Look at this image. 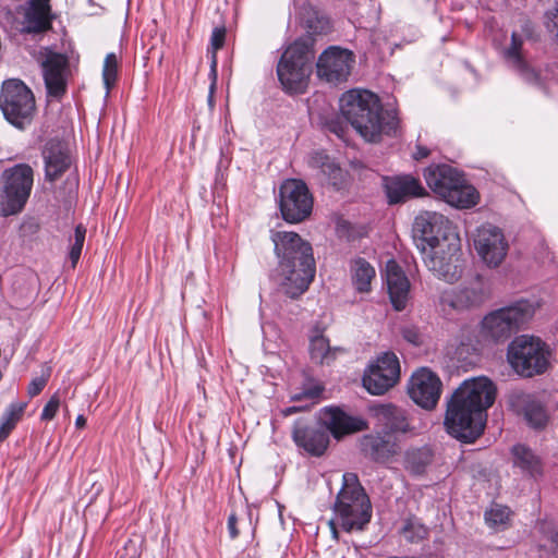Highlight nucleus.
<instances>
[{
  "label": "nucleus",
  "mask_w": 558,
  "mask_h": 558,
  "mask_svg": "<svg viewBox=\"0 0 558 558\" xmlns=\"http://www.w3.org/2000/svg\"><path fill=\"white\" fill-rule=\"evenodd\" d=\"M413 238L424 264L437 278L448 283L461 278L460 238L444 215L421 213L413 223Z\"/></svg>",
  "instance_id": "nucleus-1"
},
{
  "label": "nucleus",
  "mask_w": 558,
  "mask_h": 558,
  "mask_svg": "<svg viewBox=\"0 0 558 558\" xmlns=\"http://www.w3.org/2000/svg\"><path fill=\"white\" fill-rule=\"evenodd\" d=\"M496 395L497 387L488 377L465 379L447 401L444 424L448 434L463 442L475 441L484 432Z\"/></svg>",
  "instance_id": "nucleus-2"
},
{
  "label": "nucleus",
  "mask_w": 558,
  "mask_h": 558,
  "mask_svg": "<svg viewBox=\"0 0 558 558\" xmlns=\"http://www.w3.org/2000/svg\"><path fill=\"white\" fill-rule=\"evenodd\" d=\"M342 117L367 142L376 143L383 135L397 136L400 121L397 110H384L379 98L362 89L345 92L340 98Z\"/></svg>",
  "instance_id": "nucleus-3"
},
{
  "label": "nucleus",
  "mask_w": 558,
  "mask_h": 558,
  "mask_svg": "<svg viewBox=\"0 0 558 558\" xmlns=\"http://www.w3.org/2000/svg\"><path fill=\"white\" fill-rule=\"evenodd\" d=\"M271 241L282 275L280 286L289 298L304 293L315 276V259L312 245L296 232L272 231Z\"/></svg>",
  "instance_id": "nucleus-4"
},
{
  "label": "nucleus",
  "mask_w": 558,
  "mask_h": 558,
  "mask_svg": "<svg viewBox=\"0 0 558 558\" xmlns=\"http://www.w3.org/2000/svg\"><path fill=\"white\" fill-rule=\"evenodd\" d=\"M319 420L326 429L311 428L296 423L292 433L296 446L316 457L322 456L329 445L328 432L335 438L340 439L345 435L367 428V423L364 418L350 415L340 408L329 407L323 409Z\"/></svg>",
  "instance_id": "nucleus-5"
},
{
  "label": "nucleus",
  "mask_w": 558,
  "mask_h": 558,
  "mask_svg": "<svg viewBox=\"0 0 558 558\" xmlns=\"http://www.w3.org/2000/svg\"><path fill=\"white\" fill-rule=\"evenodd\" d=\"M534 306L529 301L514 304L488 313L482 319L469 345L472 351L480 352L483 348L507 341L534 315Z\"/></svg>",
  "instance_id": "nucleus-6"
},
{
  "label": "nucleus",
  "mask_w": 558,
  "mask_h": 558,
  "mask_svg": "<svg viewBox=\"0 0 558 558\" xmlns=\"http://www.w3.org/2000/svg\"><path fill=\"white\" fill-rule=\"evenodd\" d=\"M314 58V39L311 36L296 39L286 49L277 65V75L286 92L303 94L306 90Z\"/></svg>",
  "instance_id": "nucleus-7"
},
{
  "label": "nucleus",
  "mask_w": 558,
  "mask_h": 558,
  "mask_svg": "<svg viewBox=\"0 0 558 558\" xmlns=\"http://www.w3.org/2000/svg\"><path fill=\"white\" fill-rule=\"evenodd\" d=\"M333 514L347 532L363 530L371 521L372 506L355 473L342 475V487L333 505Z\"/></svg>",
  "instance_id": "nucleus-8"
},
{
  "label": "nucleus",
  "mask_w": 558,
  "mask_h": 558,
  "mask_svg": "<svg viewBox=\"0 0 558 558\" xmlns=\"http://www.w3.org/2000/svg\"><path fill=\"white\" fill-rule=\"evenodd\" d=\"M424 178L429 189L453 207L471 208L478 203L476 189L468 184L464 177L451 166L428 167Z\"/></svg>",
  "instance_id": "nucleus-9"
},
{
  "label": "nucleus",
  "mask_w": 558,
  "mask_h": 558,
  "mask_svg": "<svg viewBox=\"0 0 558 558\" xmlns=\"http://www.w3.org/2000/svg\"><path fill=\"white\" fill-rule=\"evenodd\" d=\"M550 352L547 344L537 337L522 335L510 342L507 361L522 377L544 374L549 367Z\"/></svg>",
  "instance_id": "nucleus-10"
},
{
  "label": "nucleus",
  "mask_w": 558,
  "mask_h": 558,
  "mask_svg": "<svg viewBox=\"0 0 558 558\" xmlns=\"http://www.w3.org/2000/svg\"><path fill=\"white\" fill-rule=\"evenodd\" d=\"M0 109L8 122L17 129H25L31 124L36 109L33 92L21 80L4 81Z\"/></svg>",
  "instance_id": "nucleus-11"
},
{
  "label": "nucleus",
  "mask_w": 558,
  "mask_h": 558,
  "mask_svg": "<svg viewBox=\"0 0 558 558\" xmlns=\"http://www.w3.org/2000/svg\"><path fill=\"white\" fill-rule=\"evenodd\" d=\"M3 191L0 201V208L3 216L20 213L33 187V169L25 163L16 165L2 174Z\"/></svg>",
  "instance_id": "nucleus-12"
},
{
  "label": "nucleus",
  "mask_w": 558,
  "mask_h": 558,
  "mask_svg": "<svg viewBox=\"0 0 558 558\" xmlns=\"http://www.w3.org/2000/svg\"><path fill=\"white\" fill-rule=\"evenodd\" d=\"M278 205L284 221L300 223L311 216L314 198L305 182L287 179L279 186Z\"/></svg>",
  "instance_id": "nucleus-13"
},
{
  "label": "nucleus",
  "mask_w": 558,
  "mask_h": 558,
  "mask_svg": "<svg viewBox=\"0 0 558 558\" xmlns=\"http://www.w3.org/2000/svg\"><path fill=\"white\" fill-rule=\"evenodd\" d=\"M354 63L355 57L351 50L330 46L318 57L317 76L331 85L344 83L348 81Z\"/></svg>",
  "instance_id": "nucleus-14"
},
{
  "label": "nucleus",
  "mask_w": 558,
  "mask_h": 558,
  "mask_svg": "<svg viewBox=\"0 0 558 558\" xmlns=\"http://www.w3.org/2000/svg\"><path fill=\"white\" fill-rule=\"evenodd\" d=\"M473 242L481 259L492 268L498 267L509 251V243L504 231L490 223L476 229Z\"/></svg>",
  "instance_id": "nucleus-15"
},
{
  "label": "nucleus",
  "mask_w": 558,
  "mask_h": 558,
  "mask_svg": "<svg viewBox=\"0 0 558 558\" xmlns=\"http://www.w3.org/2000/svg\"><path fill=\"white\" fill-rule=\"evenodd\" d=\"M400 378V364L397 355L386 352L371 365L363 376V386L372 395H384L392 388Z\"/></svg>",
  "instance_id": "nucleus-16"
},
{
  "label": "nucleus",
  "mask_w": 558,
  "mask_h": 558,
  "mask_svg": "<svg viewBox=\"0 0 558 558\" xmlns=\"http://www.w3.org/2000/svg\"><path fill=\"white\" fill-rule=\"evenodd\" d=\"M441 387L439 377L430 369L422 367L411 376L408 392L417 405L425 410H433L439 401Z\"/></svg>",
  "instance_id": "nucleus-17"
},
{
  "label": "nucleus",
  "mask_w": 558,
  "mask_h": 558,
  "mask_svg": "<svg viewBox=\"0 0 558 558\" xmlns=\"http://www.w3.org/2000/svg\"><path fill=\"white\" fill-rule=\"evenodd\" d=\"M488 294L480 281L470 287L450 288L444 290L439 295V306L442 312L464 311L480 306L485 302Z\"/></svg>",
  "instance_id": "nucleus-18"
},
{
  "label": "nucleus",
  "mask_w": 558,
  "mask_h": 558,
  "mask_svg": "<svg viewBox=\"0 0 558 558\" xmlns=\"http://www.w3.org/2000/svg\"><path fill=\"white\" fill-rule=\"evenodd\" d=\"M41 69L48 96L62 97L66 92L70 73L68 58L62 53L49 51L41 61Z\"/></svg>",
  "instance_id": "nucleus-19"
},
{
  "label": "nucleus",
  "mask_w": 558,
  "mask_h": 558,
  "mask_svg": "<svg viewBox=\"0 0 558 558\" xmlns=\"http://www.w3.org/2000/svg\"><path fill=\"white\" fill-rule=\"evenodd\" d=\"M509 407L518 414H522L530 426L542 428L546 425L547 415L544 408L535 401L534 397L523 390H512L508 395Z\"/></svg>",
  "instance_id": "nucleus-20"
},
{
  "label": "nucleus",
  "mask_w": 558,
  "mask_h": 558,
  "mask_svg": "<svg viewBox=\"0 0 558 558\" xmlns=\"http://www.w3.org/2000/svg\"><path fill=\"white\" fill-rule=\"evenodd\" d=\"M386 282L393 308L396 311L404 310L409 300L410 282L401 267L393 259L386 264Z\"/></svg>",
  "instance_id": "nucleus-21"
},
{
  "label": "nucleus",
  "mask_w": 558,
  "mask_h": 558,
  "mask_svg": "<svg viewBox=\"0 0 558 558\" xmlns=\"http://www.w3.org/2000/svg\"><path fill=\"white\" fill-rule=\"evenodd\" d=\"M45 174L48 181H56L71 166L72 159L68 148L60 142L51 141L44 150Z\"/></svg>",
  "instance_id": "nucleus-22"
},
{
  "label": "nucleus",
  "mask_w": 558,
  "mask_h": 558,
  "mask_svg": "<svg viewBox=\"0 0 558 558\" xmlns=\"http://www.w3.org/2000/svg\"><path fill=\"white\" fill-rule=\"evenodd\" d=\"M385 192L389 204H398L410 197L422 196L424 187L411 175L386 178Z\"/></svg>",
  "instance_id": "nucleus-23"
},
{
  "label": "nucleus",
  "mask_w": 558,
  "mask_h": 558,
  "mask_svg": "<svg viewBox=\"0 0 558 558\" xmlns=\"http://www.w3.org/2000/svg\"><path fill=\"white\" fill-rule=\"evenodd\" d=\"M51 21L49 0H29L23 22L25 33H44L51 27Z\"/></svg>",
  "instance_id": "nucleus-24"
},
{
  "label": "nucleus",
  "mask_w": 558,
  "mask_h": 558,
  "mask_svg": "<svg viewBox=\"0 0 558 558\" xmlns=\"http://www.w3.org/2000/svg\"><path fill=\"white\" fill-rule=\"evenodd\" d=\"M374 414L386 434L408 433L411 430L405 412L391 404H378L374 407Z\"/></svg>",
  "instance_id": "nucleus-25"
},
{
  "label": "nucleus",
  "mask_w": 558,
  "mask_h": 558,
  "mask_svg": "<svg viewBox=\"0 0 558 558\" xmlns=\"http://www.w3.org/2000/svg\"><path fill=\"white\" fill-rule=\"evenodd\" d=\"M522 45V36L512 33L511 43L502 50V57L510 66L520 73L523 80L529 83H536L538 81V74L524 61L521 52Z\"/></svg>",
  "instance_id": "nucleus-26"
},
{
  "label": "nucleus",
  "mask_w": 558,
  "mask_h": 558,
  "mask_svg": "<svg viewBox=\"0 0 558 558\" xmlns=\"http://www.w3.org/2000/svg\"><path fill=\"white\" fill-rule=\"evenodd\" d=\"M361 450L376 462H386L398 452V446L381 435H365L361 439Z\"/></svg>",
  "instance_id": "nucleus-27"
},
{
  "label": "nucleus",
  "mask_w": 558,
  "mask_h": 558,
  "mask_svg": "<svg viewBox=\"0 0 558 558\" xmlns=\"http://www.w3.org/2000/svg\"><path fill=\"white\" fill-rule=\"evenodd\" d=\"M300 23L308 34H326L331 29L329 17L319 8L304 2L298 11Z\"/></svg>",
  "instance_id": "nucleus-28"
},
{
  "label": "nucleus",
  "mask_w": 558,
  "mask_h": 558,
  "mask_svg": "<svg viewBox=\"0 0 558 558\" xmlns=\"http://www.w3.org/2000/svg\"><path fill=\"white\" fill-rule=\"evenodd\" d=\"M342 352V348H331L329 340L318 329L314 330L313 335L310 337L311 360L317 364L329 365Z\"/></svg>",
  "instance_id": "nucleus-29"
},
{
  "label": "nucleus",
  "mask_w": 558,
  "mask_h": 558,
  "mask_svg": "<svg viewBox=\"0 0 558 558\" xmlns=\"http://www.w3.org/2000/svg\"><path fill=\"white\" fill-rule=\"evenodd\" d=\"M351 281L354 289L360 293L371 291L372 280L376 276L375 268L364 258H355L350 266Z\"/></svg>",
  "instance_id": "nucleus-30"
},
{
  "label": "nucleus",
  "mask_w": 558,
  "mask_h": 558,
  "mask_svg": "<svg viewBox=\"0 0 558 558\" xmlns=\"http://www.w3.org/2000/svg\"><path fill=\"white\" fill-rule=\"evenodd\" d=\"M513 464L522 472L532 477H537L542 474V462L534 452L524 445H517L512 448Z\"/></svg>",
  "instance_id": "nucleus-31"
},
{
  "label": "nucleus",
  "mask_w": 558,
  "mask_h": 558,
  "mask_svg": "<svg viewBox=\"0 0 558 558\" xmlns=\"http://www.w3.org/2000/svg\"><path fill=\"white\" fill-rule=\"evenodd\" d=\"M433 461V451L429 447L410 449L405 452L404 468L413 475H422Z\"/></svg>",
  "instance_id": "nucleus-32"
},
{
  "label": "nucleus",
  "mask_w": 558,
  "mask_h": 558,
  "mask_svg": "<svg viewBox=\"0 0 558 558\" xmlns=\"http://www.w3.org/2000/svg\"><path fill=\"white\" fill-rule=\"evenodd\" d=\"M226 27L219 26L213 29L210 36V46L208 48V53H210V75L213 76V83L209 89L208 101L213 102V96L215 90V83L217 77V57L216 53L219 49H221L225 45L226 40Z\"/></svg>",
  "instance_id": "nucleus-33"
},
{
  "label": "nucleus",
  "mask_w": 558,
  "mask_h": 558,
  "mask_svg": "<svg viewBox=\"0 0 558 558\" xmlns=\"http://www.w3.org/2000/svg\"><path fill=\"white\" fill-rule=\"evenodd\" d=\"M510 510L508 507L494 504L485 511V522L488 526L504 529L509 520Z\"/></svg>",
  "instance_id": "nucleus-34"
},
{
  "label": "nucleus",
  "mask_w": 558,
  "mask_h": 558,
  "mask_svg": "<svg viewBox=\"0 0 558 558\" xmlns=\"http://www.w3.org/2000/svg\"><path fill=\"white\" fill-rule=\"evenodd\" d=\"M119 60L116 53L110 52L105 57L102 65V81L106 87V95H109L110 89L116 84L118 77Z\"/></svg>",
  "instance_id": "nucleus-35"
},
{
  "label": "nucleus",
  "mask_w": 558,
  "mask_h": 558,
  "mask_svg": "<svg viewBox=\"0 0 558 558\" xmlns=\"http://www.w3.org/2000/svg\"><path fill=\"white\" fill-rule=\"evenodd\" d=\"M86 235V228L83 225H77L74 231V240L70 247V259L72 266L75 267L83 250L84 241Z\"/></svg>",
  "instance_id": "nucleus-36"
},
{
  "label": "nucleus",
  "mask_w": 558,
  "mask_h": 558,
  "mask_svg": "<svg viewBox=\"0 0 558 558\" xmlns=\"http://www.w3.org/2000/svg\"><path fill=\"white\" fill-rule=\"evenodd\" d=\"M399 333L408 343L420 347L424 342V335L420 328L413 324H404L399 328Z\"/></svg>",
  "instance_id": "nucleus-37"
},
{
  "label": "nucleus",
  "mask_w": 558,
  "mask_h": 558,
  "mask_svg": "<svg viewBox=\"0 0 558 558\" xmlns=\"http://www.w3.org/2000/svg\"><path fill=\"white\" fill-rule=\"evenodd\" d=\"M26 404L23 402L11 403L4 411L1 421L8 423L9 426L15 427L16 423L21 420Z\"/></svg>",
  "instance_id": "nucleus-38"
},
{
  "label": "nucleus",
  "mask_w": 558,
  "mask_h": 558,
  "mask_svg": "<svg viewBox=\"0 0 558 558\" xmlns=\"http://www.w3.org/2000/svg\"><path fill=\"white\" fill-rule=\"evenodd\" d=\"M326 162L327 165L319 173L323 174L331 184L337 185L342 180V169L331 158Z\"/></svg>",
  "instance_id": "nucleus-39"
},
{
  "label": "nucleus",
  "mask_w": 558,
  "mask_h": 558,
  "mask_svg": "<svg viewBox=\"0 0 558 558\" xmlns=\"http://www.w3.org/2000/svg\"><path fill=\"white\" fill-rule=\"evenodd\" d=\"M330 157L325 153L314 151L308 155L306 163L311 169L320 172V170L327 165L326 161H328Z\"/></svg>",
  "instance_id": "nucleus-40"
},
{
  "label": "nucleus",
  "mask_w": 558,
  "mask_h": 558,
  "mask_svg": "<svg viewBox=\"0 0 558 558\" xmlns=\"http://www.w3.org/2000/svg\"><path fill=\"white\" fill-rule=\"evenodd\" d=\"M403 534H404V537L409 542L414 543V542H417L418 539H423L426 536L427 531L422 525H415L413 523H409L404 527Z\"/></svg>",
  "instance_id": "nucleus-41"
},
{
  "label": "nucleus",
  "mask_w": 558,
  "mask_h": 558,
  "mask_svg": "<svg viewBox=\"0 0 558 558\" xmlns=\"http://www.w3.org/2000/svg\"><path fill=\"white\" fill-rule=\"evenodd\" d=\"M59 407H60V399L58 398L57 395H54L50 398V400L44 407L41 415H40L41 420H44V421L52 420L56 416V414L59 410Z\"/></svg>",
  "instance_id": "nucleus-42"
},
{
  "label": "nucleus",
  "mask_w": 558,
  "mask_h": 558,
  "mask_svg": "<svg viewBox=\"0 0 558 558\" xmlns=\"http://www.w3.org/2000/svg\"><path fill=\"white\" fill-rule=\"evenodd\" d=\"M48 378H49V372H47L46 374H43L39 377L34 378L28 385V390H27L28 395L31 397H35V396L39 395L43 391V389L46 387Z\"/></svg>",
  "instance_id": "nucleus-43"
},
{
  "label": "nucleus",
  "mask_w": 558,
  "mask_h": 558,
  "mask_svg": "<svg viewBox=\"0 0 558 558\" xmlns=\"http://www.w3.org/2000/svg\"><path fill=\"white\" fill-rule=\"evenodd\" d=\"M322 387L320 386H314L312 388H308V389H304L302 392L300 393H295L291 397L292 400L296 401V400H302V399H306V400H315L320 393H322Z\"/></svg>",
  "instance_id": "nucleus-44"
},
{
  "label": "nucleus",
  "mask_w": 558,
  "mask_h": 558,
  "mask_svg": "<svg viewBox=\"0 0 558 558\" xmlns=\"http://www.w3.org/2000/svg\"><path fill=\"white\" fill-rule=\"evenodd\" d=\"M236 523H238V517L234 512H232L228 518V524H227L229 536L232 539L236 538L240 534V531L236 529Z\"/></svg>",
  "instance_id": "nucleus-45"
},
{
  "label": "nucleus",
  "mask_w": 558,
  "mask_h": 558,
  "mask_svg": "<svg viewBox=\"0 0 558 558\" xmlns=\"http://www.w3.org/2000/svg\"><path fill=\"white\" fill-rule=\"evenodd\" d=\"M429 149L424 146L417 145L416 150L413 154L414 159L420 160L429 156Z\"/></svg>",
  "instance_id": "nucleus-46"
},
{
  "label": "nucleus",
  "mask_w": 558,
  "mask_h": 558,
  "mask_svg": "<svg viewBox=\"0 0 558 558\" xmlns=\"http://www.w3.org/2000/svg\"><path fill=\"white\" fill-rule=\"evenodd\" d=\"M13 430V427L9 426L8 423L1 421L0 423V441L4 440L10 433Z\"/></svg>",
  "instance_id": "nucleus-47"
},
{
  "label": "nucleus",
  "mask_w": 558,
  "mask_h": 558,
  "mask_svg": "<svg viewBox=\"0 0 558 558\" xmlns=\"http://www.w3.org/2000/svg\"><path fill=\"white\" fill-rule=\"evenodd\" d=\"M124 550L126 555L121 556L120 558H138L137 549L133 544L130 546H125Z\"/></svg>",
  "instance_id": "nucleus-48"
},
{
  "label": "nucleus",
  "mask_w": 558,
  "mask_h": 558,
  "mask_svg": "<svg viewBox=\"0 0 558 558\" xmlns=\"http://www.w3.org/2000/svg\"><path fill=\"white\" fill-rule=\"evenodd\" d=\"M300 410H301V408H299V407H288V408L283 409L281 412H282L283 416H289L293 413L299 412Z\"/></svg>",
  "instance_id": "nucleus-49"
},
{
  "label": "nucleus",
  "mask_w": 558,
  "mask_h": 558,
  "mask_svg": "<svg viewBox=\"0 0 558 558\" xmlns=\"http://www.w3.org/2000/svg\"><path fill=\"white\" fill-rule=\"evenodd\" d=\"M339 524V522L336 520V515L333 514V518L329 521V525L332 532V535L335 538H338V532L336 529V525Z\"/></svg>",
  "instance_id": "nucleus-50"
},
{
  "label": "nucleus",
  "mask_w": 558,
  "mask_h": 558,
  "mask_svg": "<svg viewBox=\"0 0 558 558\" xmlns=\"http://www.w3.org/2000/svg\"><path fill=\"white\" fill-rule=\"evenodd\" d=\"M75 425L77 428H83L86 425V418L83 415H78L75 420Z\"/></svg>",
  "instance_id": "nucleus-51"
},
{
  "label": "nucleus",
  "mask_w": 558,
  "mask_h": 558,
  "mask_svg": "<svg viewBox=\"0 0 558 558\" xmlns=\"http://www.w3.org/2000/svg\"><path fill=\"white\" fill-rule=\"evenodd\" d=\"M553 544L555 545L554 555L556 556V558H558V535H556V537L553 539Z\"/></svg>",
  "instance_id": "nucleus-52"
},
{
  "label": "nucleus",
  "mask_w": 558,
  "mask_h": 558,
  "mask_svg": "<svg viewBox=\"0 0 558 558\" xmlns=\"http://www.w3.org/2000/svg\"><path fill=\"white\" fill-rule=\"evenodd\" d=\"M240 468H241V463L236 468V476L239 478V490L241 492L242 487H241V478H240Z\"/></svg>",
  "instance_id": "nucleus-53"
},
{
  "label": "nucleus",
  "mask_w": 558,
  "mask_h": 558,
  "mask_svg": "<svg viewBox=\"0 0 558 558\" xmlns=\"http://www.w3.org/2000/svg\"><path fill=\"white\" fill-rule=\"evenodd\" d=\"M256 529L253 530V537H255Z\"/></svg>",
  "instance_id": "nucleus-54"
}]
</instances>
